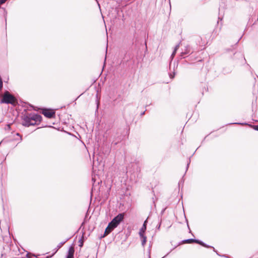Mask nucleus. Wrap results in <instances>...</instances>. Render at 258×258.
<instances>
[{
    "label": "nucleus",
    "mask_w": 258,
    "mask_h": 258,
    "mask_svg": "<svg viewBox=\"0 0 258 258\" xmlns=\"http://www.w3.org/2000/svg\"><path fill=\"white\" fill-rule=\"evenodd\" d=\"M28 105L26 103L23 102L21 100L19 102L17 99V113L22 111L21 118L22 124L25 126L34 125L40 123L42 116L35 113H29L27 111Z\"/></svg>",
    "instance_id": "nucleus-1"
},
{
    "label": "nucleus",
    "mask_w": 258,
    "mask_h": 258,
    "mask_svg": "<svg viewBox=\"0 0 258 258\" xmlns=\"http://www.w3.org/2000/svg\"><path fill=\"white\" fill-rule=\"evenodd\" d=\"M124 217V214L123 213H119L115 216L111 221L109 223L105 230L104 236L108 235L112 230L117 227L120 222L123 221Z\"/></svg>",
    "instance_id": "nucleus-2"
},
{
    "label": "nucleus",
    "mask_w": 258,
    "mask_h": 258,
    "mask_svg": "<svg viewBox=\"0 0 258 258\" xmlns=\"http://www.w3.org/2000/svg\"><path fill=\"white\" fill-rule=\"evenodd\" d=\"M15 98L10 94L9 92H6L3 95L1 103L13 104L15 103Z\"/></svg>",
    "instance_id": "nucleus-3"
},
{
    "label": "nucleus",
    "mask_w": 258,
    "mask_h": 258,
    "mask_svg": "<svg viewBox=\"0 0 258 258\" xmlns=\"http://www.w3.org/2000/svg\"><path fill=\"white\" fill-rule=\"evenodd\" d=\"M42 114L48 118H52L55 117V111L51 109H44L42 111Z\"/></svg>",
    "instance_id": "nucleus-4"
},
{
    "label": "nucleus",
    "mask_w": 258,
    "mask_h": 258,
    "mask_svg": "<svg viewBox=\"0 0 258 258\" xmlns=\"http://www.w3.org/2000/svg\"><path fill=\"white\" fill-rule=\"evenodd\" d=\"M74 252L75 250L74 247L72 246L70 247L68 250L67 258H74Z\"/></svg>",
    "instance_id": "nucleus-5"
},
{
    "label": "nucleus",
    "mask_w": 258,
    "mask_h": 258,
    "mask_svg": "<svg viewBox=\"0 0 258 258\" xmlns=\"http://www.w3.org/2000/svg\"><path fill=\"white\" fill-rule=\"evenodd\" d=\"M191 53L190 50V47L188 45L185 47V49L181 53V56H183L184 54H187Z\"/></svg>",
    "instance_id": "nucleus-6"
},
{
    "label": "nucleus",
    "mask_w": 258,
    "mask_h": 258,
    "mask_svg": "<svg viewBox=\"0 0 258 258\" xmlns=\"http://www.w3.org/2000/svg\"><path fill=\"white\" fill-rule=\"evenodd\" d=\"M146 224L147 220H146L143 224L142 227L140 229L139 231V234H144V233L146 230Z\"/></svg>",
    "instance_id": "nucleus-7"
},
{
    "label": "nucleus",
    "mask_w": 258,
    "mask_h": 258,
    "mask_svg": "<svg viewBox=\"0 0 258 258\" xmlns=\"http://www.w3.org/2000/svg\"><path fill=\"white\" fill-rule=\"evenodd\" d=\"M194 242H195L196 243H198L200 245H201L202 246H204V247H211V246H210L209 245H207L206 244H205V243H204L203 241H200L198 239H194Z\"/></svg>",
    "instance_id": "nucleus-8"
},
{
    "label": "nucleus",
    "mask_w": 258,
    "mask_h": 258,
    "mask_svg": "<svg viewBox=\"0 0 258 258\" xmlns=\"http://www.w3.org/2000/svg\"><path fill=\"white\" fill-rule=\"evenodd\" d=\"M194 242H195L196 243H198L200 245H201L202 246H204V247H211V246H210L209 245H207L206 244H205V243H204L203 241H200L198 239H194Z\"/></svg>",
    "instance_id": "nucleus-9"
},
{
    "label": "nucleus",
    "mask_w": 258,
    "mask_h": 258,
    "mask_svg": "<svg viewBox=\"0 0 258 258\" xmlns=\"http://www.w3.org/2000/svg\"><path fill=\"white\" fill-rule=\"evenodd\" d=\"M139 235H140V236L141 239L142 245L143 246H144L145 244L146 243L147 237L144 234H139Z\"/></svg>",
    "instance_id": "nucleus-10"
},
{
    "label": "nucleus",
    "mask_w": 258,
    "mask_h": 258,
    "mask_svg": "<svg viewBox=\"0 0 258 258\" xmlns=\"http://www.w3.org/2000/svg\"><path fill=\"white\" fill-rule=\"evenodd\" d=\"M194 239L192 238H189L187 239H185L183 240V243H191L194 242Z\"/></svg>",
    "instance_id": "nucleus-11"
},
{
    "label": "nucleus",
    "mask_w": 258,
    "mask_h": 258,
    "mask_svg": "<svg viewBox=\"0 0 258 258\" xmlns=\"http://www.w3.org/2000/svg\"><path fill=\"white\" fill-rule=\"evenodd\" d=\"M65 242H66V241H63V242H61L59 243L57 245V247H56V249L55 252H56V251L58 249H59V248L62 246V245L65 243Z\"/></svg>",
    "instance_id": "nucleus-12"
},
{
    "label": "nucleus",
    "mask_w": 258,
    "mask_h": 258,
    "mask_svg": "<svg viewBox=\"0 0 258 258\" xmlns=\"http://www.w3.org/2000/svg\"><path fill=\"white\" fill-rule=\"evenodd\" d=\"M176 53V51H174H174H173V52H172V54H171V59H172L173 58V57H174V56H175V55Z\"/></svg>",
    "instance_id": "nucleus-13"
},
{
    "label": "nucleus",
    "mask_w": 258,
    "mask_h": 258,
    "mask_svg": "<svg viewBox=\"0 0 258 258\" xmlns=\"http://www.w3.org/2000/svg\"><path fill=\"white\" fill-rule=\"evenodd\" d=\"M19 137L20 139L17 138V142L19 141V142H20L22 141V137H21L19 133H17V137Z\"/></svg>",
    "instance_id": "nucleus-14"
},
{
    "label": "nucleus",
    "mask_w": 258,
    "mask_h": 258,
    "mask_svg": "<svg viewBox=\"0 0 258 258\" xmlns=\"http://www.w3.org/2000/svg\"><path fill=\"white\" fill-rule=\"evenodd\" d=\"M3 81H2L1 78L0 77V89H2L3 88Z\"/></svg>",
    "instance_id": "nucleus-15"
},
{
    "label": "nucleus",
    "mask_w": 258,
    "mask_h": 258,
    "mask_svg": "<svg viewBox=\"0 0 258 258\" xmlns=\"http://www.w3.org/2000/svg\"><path fill=\"white\" fill-rule=\"evenodd\" d=\"M252 127V128L255 130V131H258V125H252L251 126Z\"/></svg>",
    "instance_id": "nucleus-16"
},
{
    "label": "nucleus",
    "mask_w": 258,
    "mask_h": 258,
    "mask_svg": "<svg viewBox=\"0 0 258 258\" xmlns=\"http://www.w3.org/2000/svg\"><path fill=\"white\" fill-rule=\"evenodd\" d=\"M179 44H177V45L175 46V48H174V51H177V50H178V49L179 48Z\"/></svg>",
    "instance_id": "nucleus-17"
},
{
    "label": "nucleus",
    "mask_w": 258,
    "mask_h": 258,
    "mask_svg": "<svg viewBox=\"0 0 258 258\" xmlns=\"http://www.w3.org/2000/svg\"><path fill=\"white\" fill-rule=\"evenodd\" d=\"M161 222L160 221L159 223V224L156 227V228L157 230H160V226H161Z\"/></svg>",
    "instance_id": "nucleus-18"
},
{
    "label": "nucleus",
    "mask_w": 258,
    "mask_h": 258,
    "mask_svg": "<svg viewBox=\"0 0 258 258\" xmlns=\"http://www.w3.org/2000/svg\"><path fill=\"white\" fill-rule=\"evenodd\" d=\"M231 124H247V123H239V122H234V123H231Z\"/></svg>",
    "instance_id": "nucleus-19"
},
{
    "label": "nucleus",
    "mask_w": 258,
    "mask_h": 258,
    "mask_svg": "<svg viewBox=\"0 0 258 258\" xmlns=\"http://www.w3.org/2000/svg\"><path fill=\"white\" fill-rule=\"evenodd\" d=\"M174 76H175V74H174V73H173V75H172V74H170V75H169L170 78L171 79H173V78L174 77Z\"/></svg>",
    "instance_id": "nucleus-20"
},
{
    "label": "nucleus",
    "mask_w": 258,
    "mask_h": 258,
    "mask_svg": "<svg viewBox=\"0 0 258 258\" xmlns=\"http://www.w3.org/2000/svg\"><path fill=\"white\" fill-rule=\"evenodd\" d=\"M7 0H0V5L4 4Z\"/></svg>",
    "instance_id": "nucleus-21"
},
{
    "label": "nucleus",
    "mask_w": 258,
    "mask_h": 258,
    "mask_svg": "<svg viewBox=\"0 0 258 258\" xmlns=\"http://www.w3.org/2000/svg\"><path fill=\"white\" fill-rule=\"evenodd\" d=\"M10 128V124H8L7 125V127H6V130H9Z\"/></svg>",
    "instance_id": "nucleus-22"
},
{
    "label": "nucleus",
    "mask_w": 258,
    "mask_h": 258,
    "mask_svg": "<svg viewBox=\"0 0 258 258\" xmlns=\"http://www.w3.org/2000/svg\"><path fill=\"white\" fill-rule=\"evenodd\" d=\"M83 242H80V244H79V246L82 247L83 246Z\"/></svg>",
    "instance_id": "nucleus-23"
},
{
    "label": "nucleus",
    "mask_w": 258,
    "mask_h": 258,
    "mask_svg": "<svg viewBox=\"0 0 258 258\" xmlns=\"http://www.w3.org/2000/svg\"><path fill=\"white\" fill-rule=\"evenodd\" d=\"M189 164V163H187V166H186V170H187V168H188V167Z\"/></svg>",
    "instance_id": "nucleus-24"
},
{
    "label": "nucleus",
    "mask_w": 258,
    "mask_h": 258,
    "mask_svg": "<svg viewBox=\"0 0 258 258\" xmlns=\"http://www.w3.org/2000/svg\"><path fill=\"white\" fill-rule=\"evenodd\" d=\"M144 113H145V112H144H144H143L142 113H141V115H144Z\"/></svg>",
    "instance_id": "nucleus-25"
},
{
    "label": "nucleus",
    "mask_w": 258,
    "mask_h": 258,
    "mask_svg": "<svg viewBox=\"0 0 258 258\" xmlns=\"http://www.w3.org/2000/svg\"><path fill=\"white\" fill-rule=\"evenodd\" d=\"M26 256L27 257V258H30L29 257H28V253L26 254Z\"/></svg>",
    "instance_id": "nucleus-26"
},
{
    "label": "nucleus",
    "mask_w": 258,
    "mask_h": 258,
    "mask_svg": "<svg viewBox=\"0 0 258 258\" xmlns=\"http://www.w3.org/2000/svg\"><path fill=\"white\" fill-rule=\"evenodd\" d=\"M166 255H164V257H162V258L165 257Z\"/></svg>",
    "instance_id": "nucleus-27"
},
{
    "label": "nucleus",
    "mask_w": 258,
    "mask_h": 258,
    "mask_svg": "<svg viewBox=\"0 0 258 258\" xmlns=\"http://www.w3.org/2000/svg\"><path fill=\"white\" fill-rule=\"evenodd\" d=\"M166 255H164V257H162V258L165 257Z\"/></svg>",
    "instance_id": "nucleus-28"
},
{
    "label": "nucleus",
    "mask_w": 258,
    "mask_h": 258,
    "mask_svg": "<svg viewBox=\"0 0 258 258\" xmlns=\"http://www.w3.org/2000/svg\"><path fill=\"white\" fill-rule=\"evenodd\" d=\"M166 255H164V257H162V258L165 257Z\"/></svg>",
    "instance_id": "nucleus-29"
},
{
    "label": "nucleus",
    "mask_w": 258,
    "mask_h": 258,
    "mask_svg": "<svg viewBox=\"0 0 258 258\" xmlns=\"http://www.w3.org/2000/svg\"><path fill=\"white\" fill-rule=\"evenodd\" d=\"M1 90V89H0V90Z\"/></svg>",
    "instance_id": "nucleus-30"
}]
</instances>
